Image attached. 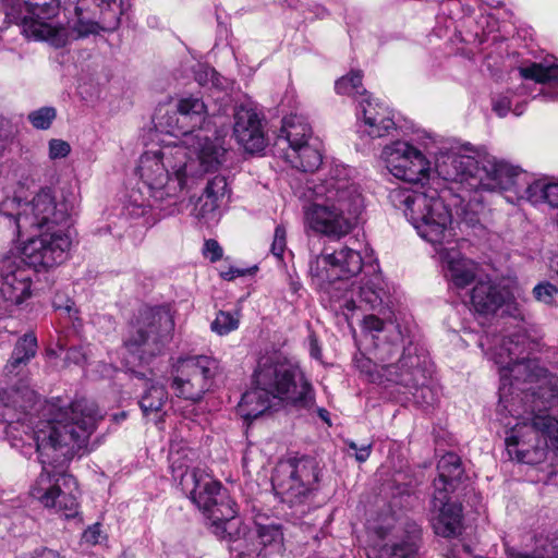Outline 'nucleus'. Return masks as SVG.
Masks as SVG:
<instances>
[{
  "label": "nucleus",
  "mask_w": 558,
  "mask_h": 558,
  "mask_svg": "<svg viewBox=\"0 0 558 558\" xmlns=\"http://www.w3.org/2000/svg\"><path fill=\"white\" fill-rule=\"evenodd\" d=\"M32 390H1L0 403L19 408L16 420L9 421L7 435L24 456L33 448L39 454L43 471L31 487V496L46 509L65 519L78 514L76 480L62 468L85 445L102 418L97 404L76 399L69 407L56 401H35Z\"/></svg>",
  "instance_id": "1"
},
{
  "label": "nucleus",
  "mask_w": 558,
  "mask_h": 558,
  "mask_svg": "<svg viewBox=\"0 0 558 558\" xmlns=\"http://www.w3.org/2000/svg\"><path fill=\"white\" fill-rule=\"evenodd\" d=\"M489 356L499 365V409L518 422L505 439L510 460L525 464L543 462L548 453L558 457V376L538 360L521 359L529 338L518 330L494 337Z\"/></svg>",
  "instance_id": "2"
},
{
  "label": "nucleus",
  "mask_w": 558,
  "mask_h": 558,
  "mask_svg": "<svg viewBox=\"0 0 558 558\" xmlns=\"http://www.w3.org/2000/svg\"><path fill=\"white\" fill-rule=\"evenodd\" d=\"M177 130L183 140L156 151L144 153L137 171L155 202L175 203L190 191L205 172L217 170L225 161L227 148L220 137L209 138L199 128L206 106L196 97L178 101Z\"/></svg>",
  "instance_id": "3"
},
{
  "label": "nucleus",
  "mask_w": 558,
  "mask_h": 558,
  "mask_svg": "<svg viewBox=\"0 0 558 558\" xmlns=\"http://www.w3.org/2000/svg\"><path fill=\"white\" fill-rule=\"evenodd\" d=\"M78 206L71 192L45 186L29 201L13 196L0 203V215L9 220L20 238L33 230L40 234L23 243L22 262L36 271L49 270L66 260L72 245L71 228Z\"/></svg>",
  "instance_id": "4"
},
{
  "label": "nucleus",
  "mask_w": 558,
  "mask_h": 558,
  "mask_svg": "<svg viewBox=\"0 0 558 558\" xmlns=\"http://www.w3.org/2000/svg\"><path fill=\"white\" fill-rule=\"evenodd\" d=\"M363 268L361 254L348 246L328 252L325 248L308 262V274L316 286L329 300L336 311L356 308L378 311L389 302V290L381 274L371 266L373 272L365 274L359 287L350 282Z\"/></svg>",
  "instance_id": "5"
},
{
  "label": "nucleus",
  "mask_w": 558,
  "mask_h": 558,
  "mask_svg": "<svg viewBox=\"0 0 558 558\" xmlns=\"http://www.w3.org/2000/svg\"><path fill=\"white\" fill-rule=\"evenodd\" d=\"M311 204L304 208V226L315 233L341 239L356 226L364 208L360 187L350 180L344 167H336L319 182H306Z\"/></svg>",
  "instance_id": "6"
},
{
  "label": "nucleus",
  "mask_w": 558,
  "mask_h": 558,
  "mask_svg": "<svg viewBox=\"0 0 558 558\" xmlns=\"http://www.w3.org/2000/svg\"><path fill=\"white\" fill-rule=\"evenodd\" d=\"M86 4L78 0L75 7L77 17L72 28L58 20L60 4L57 0L44 3H31L19 0L8 12V19L21 26L22 34L36 41H44L53 48H63L71 41L98 34L100 31L114 29L108 24L88 17L85 14Z\"/></svg>",
  "instance_id": "7"
},
{
  "label": "nucleus",
  "mask_w": 558,
  "mask_h": 558,
  "mask_svg": "<svg viewBox=\"0 0 558 558\" xmlns=\"http://www.w3.org/2000/svg\"><path fill=\"white\" fill-rule=\"evenodd\" d=\"M389 201L404 213L407 219L425 241L436 245L451 238L452 216L438 190L422 184L418 189L396 187Z\"/></svg>",
  "instance_id": "8"
},
{
  "label": "nucleus",
  "mask_w": 558,
  "mask_h": 558,
  "mask_svg": "<svg viewBox=\"0 0 558 558\" xmlns=\"http://www.w3.org/2000/svg\"><path fill=\"white\" fill-rule=\"evenodd\" d=\"M253 384L268 391L277 401L310 408L314 391L300 366L280 355L264 356L253 374Z\"/></svg>",
  "instance_id": "9"
},
{
  "label": "nucleus",
  "mask_w": 558,
  "mask_h": 558,
  "mask_svg": "<svg viewBox=\"0 0 558 558\" xmlns=\"http://www.w3.org/2000/svg\"><path fill=\"white\" fill-rule=\"evenodd\" d=\"M174 322L163 308H144L131 325L124 348L131 354L132 363H146L160 354L171 339Z\"/></svg>",
  "instance_id": "10"
},
{
  "label": "nucleus",
  "mask_w": 558,
  "mask_h": 558,
  "mask_svg": "<svg viewBox=\"0 0 558 558\" xmlns=\"http://www.w3.org/2000/svg\"><path fill=\"white\" fill-rule=\"evenodd\" d=\"M372 383L383 384L385 381L404 386L412 393L413 400L422 408L432 407L436 401L433 389L427 386V376L422 367L421 356L408 348L397 364L374 365L371 362L362 365Z\"/></svg>",
  "instance_id": "11"
},
{
  "label": "nucleus",
  "mask_w": 558,
  "mask_h": 558,
  "mask_svg": "<svg viewBox=\"0 0 558 558\" xmlns=\"http://www.w3.org/2000/svg\"><path fill=\"white\" fill-rule=\"evenodd\" d=\"M319 474L320 469L313 458L281 460L271 476L272 489L282 502L302 505L317 489Z\"/></svg>",
  "instance_id": "12"
},
{
  "label": "nucleus",
  "mask_w": 558,
  "mask_h": 558,
  "mask_svg": "<svg viewBox=\"0 0 558 558\" xmlns=\"http://www.w3.org/2000/svg\"><path fill=\"white\" fill-rule=\"evenodd\" d=\"M181 489L216 525L232 520L236 514L235 502L221 484L204 471L189 473L182 478Z\"/></svg>",
  "instance_id": "13"
},
{
  "label": "nucleus",
  "mask_w": 558,
  "mask_h": 558,
  "mask_svg": "<svg viewBox=\"0 0 558 558\" xmlns=\"http://www.w3.org/2000/svg\"><path fill=\"white\" fill-rule=\"evenodd\" d=\"M218 362L207 355L181 357L174 365L171 388L175 396L198 401L209 390Z\"/></svg>",
  "instance_id": "14"
},
{
  "label": "nucleus",
  "mask_w": 558,
  "mask_h": 558,
  "mask_svg": "<svg viewBox=\"0 0 558 558\" xmlns=\"http://www.w3.org/2000/svg\"><path fill=\"white\" fill-rule=\"evenodd\" d=\"M390 173L405 182L423 183L429 179L430 165L425 156L407 142H395L383 150Z\"/></svg>",
  "instance_id": "15"
},
{
  "label": "nucleus",
  "mask_w": 558,
  "mask_h": 558,
  "mask_svg": "<svg viewBox=\"0 0 558 558\" xmlns=\"http://www.w3.org/2000/svg\"><path fill=\"white\" fill-rule=\"evenodd\" d=\"M527 177L520 167L494 156H484L478 161L476 181L471 183V190L489 192L518 190L521 181Z\"/></svg>",
  "instance_id": "16"
},
{
  "label": "nucleus",
  "mask_w": 558,
  "mask_h": 558,
  "mask_svg": "<svg viewBox=\"0 0 558 558\" xmlns=\"http://www.w3.org/2000/svg\"><path fill=\"white\" fill-rule=\"evenodd\" d=\"M471 304L475 312L490 315L502 310L517 319H523V311L513 300L510 291L490 279L478 280L471 291Z\"/></svg>",
  "instance_id": "17"
},
{
  "label": "nucleus",
  "mask_w": 558,
  "mask_h": 558,
  "mask_svg": "<svg viewBox=\"0 0 558 558\" xmlns=\"http://www.w3.org/2000/svg\"><path fill=\"white\" fill-rule=\"evenodd\" d=\"M357 132L361 136L379 138L396 129L392 112L388 106L367 95L359 101L356 109Z\"/></svg>",
  "instance_id": "18"
},
{
  "label": "nucleus",
  "mask_w": 558,
  "mask_h": 558,
  "mask_svg": "<svg viewBox=\"0 0 558 558\" xmlns=\"http://www.w3.org/2000/svg\"><path fill=\"white\" fill-rule=\"evenodd\" d=\"M392 539L379 550L378 558H417L421 542V529L414 522L399 523L391 529L380 527L378 534Z\"/></svg>",
  "instance_id": "19"
},
{
  "label": "nucleus",
  "mask_w": 558,
  "mask_h": 558,
  "mask_svg": "<svg viewBox=\"0 0 558 558\" xmlns=\"http://www.w3.org/2000/svg\"><path fill=\"white\" fill-rule=\"evenodd\" d=\"M32 278L29 270L16 259L5 257L0 260V293L4 301L21 304L31 295Z\"/></svg>",
  "instance_id": "20"
},
{
  "label": "nucleus",
  "mask_w": 558,
  "mask_h": 558,
  "mask_svg": "<svg viewBox=\"0 0 558 558\" xmlns=\"http://www.w3.org/2000/svg\"><path fill=\"white\" fill-rule=\"evenodd\" d=\"M432 508L437 512L432 519V525L437 535L450 538L461 533L463 519L461 504L450 501L449 495L440 490L433 494Z\"/></svg>",
  "instance_id": "21"
},
{
  "label": "nucleus",
  "mask_w": 558,
  "mask_h": 558,
  "mask_svg": "<svg viewBox=\"0 0 558 558\" xmlns=\"http://www.w3.org/2000/svg\"><path fill=\"white\" fill-rule=\"evenodd\" d=\"M228 197L227 179L223 175H216L207 182L203 194L194 204L192 215L204 223L217 221L219 208Z\"/></svg>",
  "instance_id": "22"
},
{
  "label": "nucleus",
  "mask_w": 558,
  "mask_h": 558,
  "mask_svg": "<svg viewBox=\"0 0 558 558\" xmlns=\"http://www.w3.org/2000/svg\"><path fill=\"white\" fill-rule=\"evenodd\" d=\"M233 134L238 143L250 153L259 151L265 147L260 119L252 108L240 106L235 109Z\"/></svg>",
  "instance_id": "23"
},
{
  "label": "nucleus",
  "mask_w": 558,
  "mask_h": 558,
  "mask_svg": "<svg viewBox=\"0 0 558 558\" xmlns=\"http://www.w3.org/2000/svg\"><path fill=\"white\" fill-rule=\"evenodd\" d=\"M478 161L473 157L453 153L441 154L435 162L436 173L445 181L459 182L471 189L476 181Z\"/></svg>",
  "instance_id": "24"
},
{
  "label": "nucleus",
  "mask_w": 558,
  "mask_h": 558,
  "mask_svg": "<svg viewBox=\"0 0 558 558\" xmlns=\"http://www.w3.org/2000/svg\"><path fill=\"white\" fill-rule=\"evenodd\" d=\"M441 258L445 275L457 289H464L475 280L477 265L471 259L461 256L457 251L445 252Z\"/></svg>",
  "instance_id": "25"
},
{
  "label": "nucleus",
  "mask_w": 558,
  "mask_h": 558,
  "mask_svg": "<svg viewBox=\"0 0 558 558\" xmlns=\"http://www.w3.org/2000/svg\"><path fill=\"white\" fill-rule=\"evenodd\" d=\"M277 401L268 391L253 384V387L243 393L238 404V412L247 423L266 413Z\"/></svg>",
  "instance_id": "26"
},
{
  "label": "nucleus",
  "mask_w": 558,
  "mask_h": 558,
  "mask_svg": "<svg viewBox=\"0 0 558 558\" xmlns=\"http://www.w3.org/2000/svg\"><path fill=\"white\" fill-rule=\"evenodd\" d=\"M37 338L28 332L19 338L14 344L10 359L4 366V373L9 376L19 375L35 357L37 353Z\"/></svg>",
  "instance_id": "27"
},
{
  "label": "nucleus",
  "mask_w": 558,
  "mask_h": 558,
  "mask_svg": "<svg viewBox=\"0 0 558 558\" xmlns=\"http://www.w3.org/2000/svg\"><path fill=\"white\" fill-rule=\"evenodd\" d=\"M437 470L438 478L434 481V493L444 490L449 495L463 474L460 457L453 452L444 454L438 461Z\"/></svg>",
  "instance_id": "28"
},
{
  "label": "nucleus",
  "mask_w": 558,
  "mask_h": 558,
  "mask_svg": "<svg viewBox=\"0 0 558 558\" xmlns=\"http://www.w3.org/2000/svg\"><path fill=\"white\" fill-rule=\"evenodd\" d=\"M312 129L307 121L298 114L286 117L282 121L277 145L287 143L288 148H295L311 142Z\"/></svg>",
  "instance_id": "29"
},
{
  "label": "nucleus",
  "mask_w": 558,
  "mask_h": 558,
  "mask_svg": "<svg viewBox=\"0 0 558 558\" xmlns=\"http://www.w3.org/2000/svg\"><path fill=\"white\" fill-rule=\"evenodd\" d=\"M284 158L293 168L303 172L317 170L323 161L318 146L312 142L295 148H288L284 153Z\"/></svg>",
  "instance_id": "30"
},
{
  "label": "nucleus",
  "mask_w": 558,
  "mask_h": 558,
  "mask_svg": "<svg viewBox=\"0 0 558 558\" xmlns=\"http://www.w3.org/2000/svg\"><path fill=\"white\" fill-rule=\"evenodd\" d=\"M145 391L140 400V407L144 415L149 413H158L162 410L168 400V392L163 385H159L153 380L146 381Z\"/></svg>",
  "instance_id": "31"
},
{
  "label": "nucleus",
  "mask_w": 558,
  "mask_h": 558,
  "mask_svg": "<svg viewBox=\"0 0 558 558\" xmlns=\"http://www.w3.org/2000/svg\"><path fill=\"white\" fill-rule=\"evenodd\" d=\"M191 456H194V452L190 449H175L173 445L170 448L169 462L172 477L174 481H179V485L181 487L182 478H184L189 473L203 472L199 469H190V462L192 461Z\"/></svg>",
  "instance_id": "32"
},
{
  "label": "nucleus",
  "mask_w": 558,
  "mask_h": 558,
  "mask_svg": "<svg viewBox=\"0 0 558 558\" xmlns=\"http://www.w3.org/2000/svg\"><path fill=\"white\" fill-rule=\"evenodd\" d=\"M521 77L541 84L558 82V65L547 62H532L519 68Z\"/></svg>",
  "instance_id": "33"
},
{
  "label": "nucleus",
  "mask_w": 558,
  "mask_h": 558,
  "mask_svg": "<svg viewBox=\"0 0 558 558\" xmlns=\"http://www.w3.org/2000/svg\"><path fill=\"white\" fill-rule=\"evenodd\" d=\"M519 558H558V533L547 532L536 535L533 553L522 554Z\"/></svg>",
  "instance_id": "34"
},
{
  "label": "nucleus",
  "mask_w": 558,
  "mask_h": 558,
  "mask_svg": "<svg viewBox=\"0 0 558 558\" xmlns=\"http://www.w3.org/2000/svg\"><path fill=\"white\" fill-rule=\"evenodd\" d=\"M335 88L340 95H348L352 97L361 95L362 98L368 95L363 88L362 74L359 71L351 72L350 74L339 78L335 84Z\"/></svg>",
  "instance_id": "35"
},
{
  "label": "nucleus",
  "mask_w": 558,
  "mask_h": 558,
  "mask_svg": "<svg viewBox=\"0 0 558 558\" xmlns=\"http://www.w3.org/2000/svg\"><path fill=\"white\" fill-rule=\"evenodd\" d=\"M257 537L259 544L264 547H271L275 550H279L283 543V533L281 526L278 524H258L257 525Z\"/></svg>",
  "instance_id": "36"
},
{
  "label": "nucleus",
  "mask_w": 558,
  "mask_h": 558,
  "mask_svg": "<svg viewBox=\"0 0 558 558\" xmlns=\"http://www.w3.org/2000/svg\"><path fill=\"white\" fill-rule=\"evenodd\" d=\"M240 313L219 311L211 323V330L219 336H225L239 328Z\"/></svg>",
  "instance_id": "37"
},
{
  "label": "nucleus",
  "mask_w": 558,
  "mask_h": 558,
  "mask_svg": "<svg viewBox=\"0 0 558 558\" xmlns=\"http://www.w3.org/2000/svg\"><path fill=\"white\" fill-rule=\"evenodd\" d=\"M514 94L512 92H507L495 98L493 100V110L499 117H506L509 111H512L515 116H521L523 113V106L517 102L515 107L512 108Z\"/></svg>",
  "instance_id": "38"
},
{
  "label": "nucleus",
  "mask_w": 558,
  "mask_h": 558,
  "mask_svg": "<svg viewBox=\"0 0 558 558\" xmlns=\"http://www.w3.org/2000/svg\"><path fill=\"white\" fill-rule=\"evenodd\" d=\"M57 112L53 107H43L28 114V120L35 129L47 130L56 119Z\"/></svg>",
  "instance_id": "39"
},
{
  "label": "nucleus",
  "mask_w": 558,
  "mask_h": 558,
  "mask_svg": "<svg viewBox=\"0 0 558 558\" xmlns=\"http://www.w3.org/2000/svg\"><path fill=\"white\" fill-rule=\"evenodd\" d=\"M195 80L198 82L202 86H213V87H220V76L216 72L215 69L201 65L199 69L195 73Z\"/></svg>",
  "instance_id": "40"
},
{
  "label": "nucleus",
  "mask_w": 558,
  "mask_h": 558,
  "mask_svg": "<svg viewBox=\"0 0 558 558\" xmlns=\"http://www.w3.org/2000/svg\"><path fill=\"white\" fill-rule=\"evenodd\" d=\"M557 293V288L549 282H541L533 289L535 299L545 304H553Z\"/></svg>",
  "instance_id": "41"
},
{
  "label": "nucleus",
  "mask_w": 558,
  "mask_h": 558,
  "mask_svg": "<svg viewBox=\"0 0 558 558\" xmlns=\"http://www.w3.org/2000/svg\"><path fill=\"white\" fill-rule=\"evenodd\" d=\"M287 247V230L283 226L279 225L275 229L274 240L270 251L277 258H282Z\"/></svg>",
  "instance_id": "42"
},
{
  "label": "nucleus",
  "mask_w": 558,
  "mask_h": 558,
  "mask_svg": "<svg viewBox=\"0 0 558 558\" xmlns=\"http://www.w3.org/2000/svg\"><path fill=\"white\" fill-rule=\"evenodd\" d=\"M49 158L52 160L65 158L70 151L71 146L68 142L59 138H52L49 141Z\"/></svg>",
  "instance_id": "43"
},
{
  "label": "nucleus",
  "mask_w": 558,
  "mask_h": 558,
  "mask_svg": "<svg viewBox=\"0 0 558 558\" xmlns=\"http://www.w3.org/2000/svg\"><path fill=\"white\" fill-rule=\"evenodd\" d=\"M204 255L210 262H217L222 257V248L216 240H207L204 244Z\"/></svg>",
  "instance_id": "44"
},
{
  "label": "nucleus",
  "mask_w": 558,
  "mask_h": 558,
  "mask_svg": "<svg viewBox=\"0 0 558 558\" xmlns=\"http://www.w3.org/2000/svg\"><path fill=\"white\" fill-rule=\"evenodd\" d=\"M347 445L351 450L355 451L356 461L362 463V462H365L369 458V454L372 451V444H367V445H363L362 447H357V445L354 441L350 440L347 442Z\"/></svg>",
  "instance_id": "45"
},
{
  "label": "nucleus",
  "mask_w": 558,
  "mask_h": 558,
  "mask_svg": "<svg viewBox=\"0 0 558 558\" xmlns=\"http://www.w3.org/2000/svg\"><path fill=\"white\" fill-rule=\"evenodd\" d=\"M100 534L101 531L99 524H94L89 526L87 530H85L82 538L87 544L96 545L99 543Z\"/></svg>",
  "instance_id": "46"
},
{
  "label": "nucleus",
  "mask_w": 558,
  "mask_h": 558,
  "mask_svg": "<svg viewBox=\"0 0 558 558\" xmlns=\"http://www.w3.org/2000/svg\"><path fill=\"white\" fill-rule=\"evenodd\" d=\"M363 326L369 331H381L384 329V322L375 315H367L363 319Z\"/></svg>",
  "instance_id": "47"
},
{
  "label": "nucleus",
  "mask_w": 558,
  "mask_h": 558,
  "mask_svg": "<svg viewBox=\"0 0 558 558\" xmlns=\"http://www.w3.org/2000/svg\"><path fill=\"white\" fill-rule=\"evenodd\" d=\"M65 360L74 364H82L86 361V354L82 348H70L66 351Z\"/></svg>",
  "instance_id": "48"
},
{
  "label": "nucleus",
  "mask_w": 558,
  "mask_h": 558,
  "mask_svg": "<svg viewBox=\"0 0 558 558\" xmlns=\"http://www.w3.org/2000/svg\"><path fill=\"white\" fill-rule=\"evenodd\" d=\"M31 558H64V556L53 549L41 547L36 549Z\"/></svg>",
  "instance_id": "49"
},
{
  "label": "nucleus",
  "mask_w": 558,
  "mask_h": 558,
  "mask_svg": "<svg viewBox=\"0 0 558 558\" xmlns=\"http://www.w3.org/2000/svg\"><path fill=\"white\" fill-rule=\"evenodd\" d=\"M310 341V354L315 360L322 359V348L318 343V340L315 335H310L308 337Z\"/></svg>",
  "instance_id": "50"
},
{
  "label": "nucleus",
  "mask_w": 558,
  "mask_h": 558,
  "mask_svg": "<svg viewBox=\"0 0 558 558\" xmlns=\"http://www.w3.org/2000/svg\"><path fill=\"white\" fill-rule=\"evenodd\" d=\"M244 271L240 269H233L231 268L229 271L222 272L221 276L226 280H232L236 277L243 276Z\"/></svg>",
  "instance_id": "51"
},
{
  "label": "nucleus",
  "mask_w": 558,
  "mask_h": 558,
  "mask_svg": "<svg viewBox=\"0 0 558 558\" xmlns=\"http://www.w3.org/2000/svg\"><path fill=\"white\" fill-rule=\"evenodd\" d=\"M126 417V412H121L113 415V420L117 422L123 421Z\"/></svg>",
  "instance_id": "52"
},
{
  "label": "nucleus",
  "mask_w": 558,
  "mask_h": 558,
  "mask_svg": "<svg viewBox=\"0 0 558 558\" xmlns=\"http://www.w3.org/2000/svg\"><path fill=\"white\" fill-rule=\"evenodd\" d=\"M327 415H328V412H327L325 409H320V410H319V416H320L324 421H326V422H328V420H327Z\"/></svg>",
  "instance_id": "53"
},
{
  "label": "nucleus",
  "mask_w": 558,
  "mask_h": 558,
  "mask_svg": "<svg viewBox=\"0 0 558 558\" xmlns=\"http://www.w3.org/2000/svg\"><path fill=\"white\" fill-rule=\"evenodd\" d=\"M544 97H548L549 99L551 100H557L558 99V93H554V94H544Z\"/></svg>",
  "instance_id": "54"
}]
</instances>
